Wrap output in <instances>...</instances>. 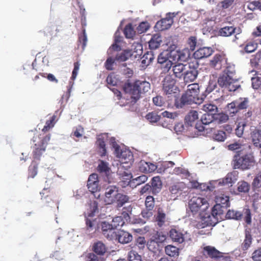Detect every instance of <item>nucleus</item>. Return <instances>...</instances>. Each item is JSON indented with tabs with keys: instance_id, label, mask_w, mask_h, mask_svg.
Returning <instances> with one entry per match:
<instances>
[{
	"instance_id": "ddd939ff",
	"label": "nucleus",
	"mask_w": 261,
	"mask_h": 261,
	"mask_svg": "<svg viewBox=\"0 0 261 261\" xmlns=\"http://www.w3.org/2000/svg\"><path fill=\"white\" fill-rule=\"evenodd\" d=\"M163 83V90L166 95H170L176 93L177 87L175 86V80L169 75L166 76Z\"/></svg>"
},
{
	"instance_id": "2f4dec72",
	"label": "nucleus",
	"mask_w": 261,
	"mask_h": 261,
	"mask_svg": "<svg viewBox=\"0 0 261 261\" xmlns=\"http://www.w3.org/2000/svg\"><path fill=\"white\" fill-rule=\"evenodd\" d=\"M236 33L237 35H239L240 34V29H237L232 26L223 27L219 31L220 35L224 37H228Z\"/></svg>"
},
{
	"instance_id": "13d9d810",
	"label": "nucleus",
	"mask_w": 261,
	"mask_h": 261,
	"mask_svg": "<svg viewBox=\"0 0 261 261\" xmlns=\"http://www.w3.org/2000/svg\"><path fill=\"white\" fill-rule=\"evenodd\" d=\"M168 53V56L169 59H170L171 61H179V51L177 50H166Z\"/></svg>"
},
{
	"instance_id": "cd10ccee",
	"label": "nucleus",
	"mask_w": 261,
	"mask_h": 261,
	"mask_svg": "<svg viewBox=\"0 0 261 261\" xmlns=\"http://www.w3.org/2000/svg\"><path fill=\"white\" fill-rule=\"evenodd\" d=\"M162 43V36L159 34H154L148 42L149 48L151 50L156 49L160 46Z\"/></svg>"
},
{
	"instance_id": "c9c22d12",
	"label": "nucleus",
	"mask_w": 261,
	"mask_h": 261,
	"mask_svg": "<svg viewBox=\"0 0 261 261\" xmlns=\"http://www.w3.org/2000/svg\"><path fill=\"white\" fill-rule=\"evenodd\" d=\"M214 124H220L228 120V116L223 113L217 112L214 115Z\"/></svg>"
},
{
	"instance_id": "4be33fe9",
	"label": "nucleus",
	"mask_w": 261,
	"mask_h": 261,
	"mask_svg": "<svg viewBox=\"0 0 261 261\" xmlns=\"http://www.w3.org/2000/svg\"><path fill=\"white\" fill-rule=\"evenodd\" d=\"M238 174L237 171L228 173L225 178L219 182V184L231 186L238 180Z\"/></svg>"
},
{
	"instance_id": "ea45409f",
	"label": "nucleus",
	"mask_w": 261,
	"mask_h": 261,
	"mask_svg": "<svg viewBox=\"0 0 261 261\" xmlns=\"http://www.w3.org/2000/svg\"><path fill=\"white\" fill-rule=\"evenodd\" d=\"M146 119L150 123H155L161 119L160 113L159 112L153 111L149 112L145 116Z\"/></svg>"
},
{
	"instance_id": "393cba45",
	"label": "nucleus",
	"mask_w": 261,
	"mask_h": 261,
	"mask_svg": "<svg viewBox=\"0 0 261 261\" xmlns=\"http://www.w3.org/2000/svg\"><path fill=\"white\" fill-rule=\"evenodd\" d=\"M203 252L204 255L212 258H217L222 256V253L214 247L206 246L203 248Z\"/></svg>"
},
{
	"instance_id": "680f3d73",
	"label": "nucleus",
	"mask_w": 261,
	"mask_h": 261,
	"mask_svg": "<svg viewBox=\"0 0 261 261\" xmlns=\"http://www.w3.org/2000/svg\"><path fill=\"white\" fill-rule=\"evenodd\" d=\"M146 209L152 210L154 206V198L151 196H148L145 200Z\"/></svg>"
},
{
	"instance_id": "4c0bfd02",
	"label": "nucleus",
	"mask_w": 261,
	"mask_h": 261,
	"mask_svg": "<svg viewBox=\"0 0 261 261\" xmlns=\"http://www.w3.org/2000/svg\"><path fill=\"white\" fill-rule=\"evenodd\" d=\"M201 123L204 125H207L210 124H212L213 125H214V115L208 113L203 114L200 118V123L199 124H201Z\"/></svg>"
},
{
	"instance_id": "473e14b6",
	"label": "nucleus",
	"mask_w": 261,
	"mask_h": 261,
	"mask_svg": "<svg viewBox=\"0 0 261 261\" xmlns=\"http://www.w3.org/2000/svg\"><path fill=\"white\" fill-rule=\"evenodd\" d=\"M155 217L158 226L160 227H163L167 220L165 213L162 208H159L158 209L157 214Z\"/></svg>"
},
{
	"instance_id": "f257e3e1",
	"label": "nucleus",
	"mask_w": 261,
	"mask_h": 261,
	"mask_svg": "<svg viewBox=\"0 0 261 261\" xmlns=\"http://www.w3.org/2000/svg\"><path fill=\"white\" fill-rule=\"evenodd\" d=\"M199 92V86L198 84L194 83L189 85L186 92L179 99H175L174 102L175 107L181 109L186 105L200 102V100H203L204 97L199 98L198 97Z\"/></svg>"
},
{
	"instance_id": "864d4df0",
	"label": "nucleus",
	"mask_w": 261,
	"mask_h": 261,
	"mask_svg": "<svg viewBox=\"0 0 261 261\" xmlns=\"http://www.w3.org/2000/svg\"><path fill=\"white\" fill-rule=\"evenodd\" d=\"M222 74L228 75L231 77H236V70L233 64H228Z\"/></svg>"
},
{
	"instance_id": "5701e85b",
	"label": "nucleus",
	"mask_w": 261,
	"mask_h": 261,
	"mask_svg": "<svg viewBox=\"0 0 261 261\" xmlns=\"http://www.w3.org/2000/svg\"><path fill=\"white\" fill-rule=\"evenodd\" d=\"M226 209V208L223 207L221 204H216L212 208L211 213L218 222L220 220L223 219Z\"/></svg>"
},
{
	"instance_id": "de8ad7c7",
	"label": "nucleus",
	"mask_w": 261,
	"mask_h": 261,
	"mask_svg": "<svg viewBox=\"0 0 261 261\" xmlns=\"http://www.w3.org/2000/svg\"><path fill=\"white\" fill-rule=\"evenodd\" d=\"M191 55V51L190 49L188 48H185L181 51H179V61L181 62H187L190 58Z\"/></svg>"
},
{
	"instance_id": "72a5a7b5",
	"label": "nucleus",
	"mask_w": 261,
	"mask_h": 261,
	"mask_svg": "<svg viewBox=\"0 0 261 261\" xmlns=\"http://www.w3.org/2000/svg\"><path fill=\"white\" fill-rule=\"evenodd\" d=\"M148 177L145 175H142L131 179L129 182L130 187H136L147 181Z\"/></svg>"
},
{
	"instance_id": "6ab92c4d",
	"label": "nucleus",
	"mask_w": 261,
	"mask_h": 261,
	"mask_svg": "<svg viewBox=\"0 0 261 261\" xmlns=\"http://www.w3.org/2000/svg\"><path fill=\"white\" fill-rule=\"evenodd\" d=\"M129 200L130 197L128 196L118 192L113 200L111 204H114L116 208L119 209L126 203L129 202Z\"/></svg>"
},
{
	"instance_id": "4468645a",
	"label": "nucleus",
	"mask_w": 261,
	"mask_h": 261,
	"mask_svg": "<svg viewBox=\"0 0 261 261\" xmlns=\"http://www.w3.org/2000/svg\"><path fill=\"white\" fill-rule=\"evenodd\" d=\"M247 137L256 147L261 148V130L254 126L249 127ZM261 153V151H260Z\"/></svg>"
},
{
	"instance_id": "e2e57ef3",
	"label": "nucleus",
	"mask_w": 261,
	"mask_h": 261,
	"mask_svg": "<svg viewBox=\"0 0 261 261\" xmlns=\"http://www.w3.org/2000/svg\"><path fill=\"white\" fill-rule=\"evenodd\" d=\"M257 45L254 42H249L245 46L244 49L247 53H251L256 50Z\"/></svg>"
},
{
	"instance_id": "603ef678",
	"label": "nucleus",
	"mask_w": 261,
	"mask_h": 261,
	"mask_svg": "<svg viewBox=\"0 0 261 261\" xmlns=\"http://www.w3.org/2000/svg\"><path fill=\"white\" fill-rule=\"evenodd\" d=\"M100 226L104 235H106L107 232H111L114 230L112 224L106 221L102 222L100 224Z\"/></svg>"
},
{
	"instance_id": "412c9836",
	"label": "nucleus",
	"mask_w": 261,
	"mask_h": 261,
	"mask_svg": "<svg viewBox=\"0 0 261 261\" xmlns=\"http://www.w3.org/2000/svg\"><path fill=\"white\" fill-rule=\"evenodd\" d=\"M107 138V135L98 136L97 138L96 144L98 148L99 153L101 157L107 155V149L105 143V140Z\"/></svg>"
},
{
	"instance_id": "7ed1b4c3",
	"label": "nucleus",
	"mask_w": 261,
	"mask_h": 261,
	"mask_svg": "<svg viewBox=\"0 0 261 261\" xmlns=\"http://www.w3.org/2000/svg\"><path fill=\"white\" fill-rule=\"evenodd\" d=\"M209 207L207 200L203 197L195 196L189 201L187 214L188 217H196L200 212L206 211Z\"/></svg>"
},
{
	"instance_id": "c85d7f7f",
	"label": "nucleus",
	"mask_w": 261,
	"mask_h": 261,
	"mask_svg": "<svg viewBox=\"0 0 261 261\" xmlns=\"http://www.w3.org/2000/svg\"><path fill=\"white\" fill-rule=\"evenodd\" d=\"M250 126L246 122L242 121L239 122L235 130L236 135L239 137H242L243 134L247 136Z\"/></svg>"
},
{
	"instance_id": "3c124183",
	"label": "nucleus",
	"mask_w": 261,
	"mask_h": 261,
	"mask_svg": "<svg viewBox=\"0 0 261 261\" xmlns=\"http://www.w3.org/2000/svg\"><path fill=\"white\" fill-rule=\"evenodd\" d=\"M247 8L252 11L256 10L261 11V1H253L249 3Z\"/></svg>"
},
{
	"instance_id": "8fccbe9b",
	"label": "nucleus",
	"mask_w": 261,
	"mask_h": 261,
	"mask_svg": "<svg viewBox=\"0 0 261 261\" xmlns=\"http://www.w3.org/2000/svg\"><path fill=\"white\" fill-rule=\"evenodd\" d=\"M227 134L224 130H219L217 131L214 135V139L219 142H223L227 138Z\"/></svg>"
},
{
	"instance_id": "6e6552de",
	"label": "nucleus",
	"mask_w": 261,
	"mask_h": 261,
	"mask_svg": "<svg viewBox=\"0 0 261 261\" xmlns=\"http://www.w3.org/2000/svg\"><path fill=\"white\" fill-rule=\"evenodd\" d=\"M249 107L248 98L240 97L227 105L228 110L230 114H235L241 110L247 109Z\"/></svg>"
},
{
	"instance_id": "c03bdc74",
	"label": "nucleus",
	"mask_w": 261,
	"mask_h": 261,
	"mask_svg": "<svg viewBox=\"0 0 261 261\" xmlns=\"http://www.w3.org/2000/svg\"><path fill=\"white\" fill-rule=\"evenodd\" d=\"M250 188V185L246 181L242 180L237 184V190L239 192L246 193H248Z\"/></svg>"
},
{
	"instance_id": "79ce46f5",
	"label": "nucleus",
	"mask_w": 261,
	"mask_h": 261,
	"mask_svg": "<svg viewBox=\"0 0 261 261\" xmlns=\"http://www.w3.org/2000/svg\"><path fill=\"white\" fill-rule=\"evenodd\" d=\"M252 238L249 231H246L245 238L242 244V249L244 250H247L250 247L252 243Z\"/></svg>"
},
{
	"instance_id": "20e7f679",
	"label": "nucleus",
	"mask_w": 261,
	"mask_h": 261,
	"mask_svg": "<svg viewBox=\"0 0 261 261\" xmlns=\"http://www.w3.org/2000/svg\"><path fill=\"white\" fill-rule=\"evenodd\" d=\"M232 163L234 168L247 170L253 166L255 160L252 153L243 152L234 155Z\"/></svg>"
},
{
	"instance_id": "f3484780",
	"label": "nucleus",
	"mask_w": 261,
	"mask_h": 261,
	"mask_svg": "<svg viewBox=\"0 0 261 261\" xmlns=\"http://www.w3.org/2000/svg\"><path fill=\"white\" fill-rule=\"evenodd\" d=\"M188 64L177 63L175 64L170 72V74L172 73L174 76L178 79H182Z\"/></svg>"
},
{
	"instance_id": "2eb2a0df",
	"label": "nucleus",
	"mask_w": 261,
	"mask_h": 261,
	"mask_svg": "<svg viewBox=\"0 0 261 261\" xmlns=\"http://www.w3.org/2000/svg\"><path fill=\"white\" fill-rule=\"evenodd\" d=\"M97 169L99 173L106 176L107 179L106 180L108 181L109 183L112 182L113 179L111 177V169L109 163L99 160Z\"/></svg>"
},
{
	"instance_id": "9b49d317",
	"label": "nucleus",
	"mask_w": 261,
	"mask_h": 261,
	"mask_svg": "<svg viewBox=\"0 0 261 261\" xmlns=\"http://www.w3.org/2000/svg\"><path fill=\"white\" fill-rule=\"evenodd\" d=\"M198 118V114L196 111L191 110L185 116V121L186 126H195V128L199 132H202L204 129V126L200 125L198 123H195V121Z\"/></svg>"
},
{
	"instance_id": "7c9ffc66",
	"label": "nucleus",
	"mask_w": 261,
	"mask_h": 261,
	"mask_svg": "<svg viewBox=\"0 0 261 261\" xmlns=\"http://www.w3.org/2000/svg\"><path fill=\"white\" fill-rule=\"evenodd\" d=\"M166 240V237L164 234H161L160 233H157L153 235L149 241L147 243V247L149 250H151V246L152 243H156L157 245H160V244L162 243Z\"/></svg>"
},
{
	"instance_id": "bf43d9fd",
	"label": "nucleus",
	"mask_w": 261,
	"mask_h": 261,
	"mask_svg": "<svg viewBox=\"0 0 261 261\" xmlns=\"http://www.w3.org/2000/svg\"><path fill=\"white\" fill-rule=\"evenodd\" d=\"M221 58L220 55H216L213 59L211 61V65L215 68H220L221 65Z\"/></svg>"
},
{
	"instance_id": "774afa93",
	"label": "nucleus",
	"mask_w": 261,
	"mask_h": 261,
	"mask_svg": "<svg viewBox=\"0 0 261 261\" xmlns=\"http://www.w3.org/2000/svg\"><path fill=\"white\" fill-rule=\"evenodd\" d=\"M252 186L255 188L261 187V171L258 172L254 178Z\"/></svg>"
},
{
	"instance_id": "5fc2aeb1",
	"label": "nucleus",
	"mask_w": 261,
	"mask_h": 261,
	"mask_svg": "<svg viewBox=\"0 0 261 261\" xmlns=\"http://www.w3.org/2000/svg\"><path fill=\"white\" fill-rule=\"evenodd\" d=\"M251 81L253 88L255 89L261 88V74L252 77Z\"/></svg>"
},
{
	"instance_id": "1a4fd4ad",
	"label": "nucleus",
	"mask_w": 261,
	"mask_h": 261,
	"mask_svg": "<svg viewBox=\"0 0 261 261\" xmlns=\"http://www.w3.org/2000/svg\"><path fill=\"white\" fill-rule=\"evenodd\" d=\"M198 67L199 64L197 62L188 63V67L182 78L185 82H192L197 78L198 74Z\"/></svg>"
},
{
	"instance_id": "6e6d98bb",
	"label": "nucleus",
	"mask_w": 261,
	"mask_h": 261,
	"mask_svg": "<svg viewBox=\"0 0 261 261\" xmlns=\"http://www.w3.org/2000/svg\"><path fill=\"white\" fill-rule=\"evenodd\" d=\"M217 202H219L217 204H221V205L223 207H224L225 208H227L228 206H229L230 203L229 200V197L227 196H220L219 197H218L217 199Z\"/></svg>"
},
{
	"instance_id": "39448f33",
	"label": "nucleus",
	"mask_w": 261,
	"mask_h": 261,
	"mask_svg": "<svg viewBox=\"0 0 261 261\" xmlns=\"http://www.w3.org/2000/svg\"><path fill=\"white\" fill-rule=\"evenodd\" d=\"M220 87L229 91H235L240 87V84L236 77H231L228 75H221L217 81Z\"/></svg>"
},
{
	"instance_id": "aec40b11",
	"label": "nucleus",
	"mask_w": 261,
	"mask_h": 261,
	"mask_svg": "<svg viewBox=\"0 0 261 261\" xmlns=\"http://www.w3.org/2000/svg\"><path fill=\"white\" fill-rule=\"evenodd\" d=\"M213 52L212 48L203 47L199 48L193 54V56L195 59H201L210 56Z\"/></svg>"
},
{
	"instance_id": "052dcab7",
	"label": "nucleus",
	"mask_w": 261,
	"mask_h": 261,
	"mask_svg": "<svg viewBox=\"0 0 261 261\" xmlns=\"http://www.w3.org/2000/svg\"><path fill=\"white\" fill-rule=\"evenodd\" d=\"M173 63L172 62L171 60H169L166 62L161 64V68H162L163 72H169L170 74V72L171 71L172 66L174 65Z\"/></svg>"
},
{
	"instance_id": "bb28decb",
	"label": "nucleus",
	"mask_w": 261,
	"mask_h": 261,
	"mask_svg": "<svg viewBox=\"0 0 261 261\" xmlns=\"http://www.w3.org/2000/svg\"><path fill=\"white\" fill-rule=\"evenodd\" d=\"M169 237L172 241L178 243H182L185 240V234L176 229H171L170 230Z\"/></svg>"
},
{
	"instance_id": "37998d69",
	"label": "nucleus",
	"mask_w": 261,
	"mask_h": 261,
	"mask_svg": "<svg viewBox=\"0 0 261 261\" xmlns=\"http://www.w3.org/2000/svg\"><path fill=\"white\" fill-rule=\"evenodd\" d=\"M166 254L171 257H176L179 254V249L173 245H168L165 248Z\"/></svg>"
},
{
	"instance_id": "49530a36",
	"label": "nucleus",
	"mask_w": 261,
	"mask_h": 261,
	"mask_svg": "<svg viewBox=\"0 0 261 261\" xmlns=\"http://www.w3.org/2000/svg\"><path fill=\"white\" fill-rule=\"evenodd\" d=\"M244 146L241 143L238 142H234L229 144L228 146V148L230 150L234 151L236 152V154L241 153L244 150Z\"/></svg>"
},
{
	"instance_id": "e433bc0d",
	"label": "nucleus",
	"mask_w": 261,
	"mask_h": 261,
	"mask_svg": "<svg viewBox=\"0 0 261 261\" xmlns=\"http://www.w3.org/2000/svg\"><path fill=\"white\" fill-rule=\"evenodd\" d=\"M141 59V63L145 66H148L149 65L154 59V56L152 50L150 51H147Z\"/></svg>"
},
{
	"instance_id": "a878e982",
	"label": "nucleus",
	"mask_w": 261,
	"mask_h": 261,
	"mask_svg": "<svg viewBox=\"0 0 261 261\" xmlns=\"http://www.w3.org/2000/svg\"><path fill=\"white\" fill-rule=\"evenodd\" d=\"M151 193L156 195L160 192L162 188V182L159 176H155L151 178L150 182Z\"/></svg>"
},
{
	"instance_id": "338daca9",
	"label": "nucleus",
	"mask_w": 261,
	"mask_h": 261,
	"mask_svg": "<svg viewBox=\"0 0 261 261\" xmlns=\"http://www.w3.org/2000/svg\"><path fill=\"white\" fill-rule=\"evenodd\" d=\"M153 103L158 107H162L164 105L165 102L164 98L160 96L157 95L152 98Z\"/></svg>"
},
{
	"instance_id": "a19ab883",
	"label": "nucleus",
	"mask_w": 261,
	"mask_h": 261,
	"mask_svg": "<svg viewBox=\"0 0 261 261\" xmlns=\"http://www.w3.org/2000/svg\"><path fill=\"white\" fill-rule=\"evenodd\" d=\"M131 50H125L123 51L118 54L115 57V60L119 62H124L128 60L131 57Z\"/></svg>"
},
{
	"instance_id": "f704fd0d",
	"label": "nucleus",
	"mask_w": 261,
	"mask_h": 261,
	"mask_svg": "<svg viewBox=\"0 0 261 261\" xmlns=\"http://www.w3.org/2000/svg\"><path fill=\"white\" fill-rule=\"evenodd\" d=\"M93 251L98 255H103L106 251L105 245L101 241L94 243L92 247Z\"/></svg>"
},
{
	"instance_id": "a211bd4d",
	"label": "nucleus",
	"mask_w": 261,
	"mask_h": 261,
	"mask_svg": "<svg viewBox=\"0 0 261 261\" xmlns=\"http://www.w3.org/2000/svg\"><path fill=\"white\" fill-rule=\"evenodd\" d=\"M116 240L122 244H125L130 242L133 240V236L129 232L120 230L116 232Z\"/></svg>"
},
{
	"instance_id": "58836bf2",
	"label": "nucleus",
	"mask_w": 261,
	"mask_h": 261,
	"mask_svg": "<svg viewBox=\"0 0 261 261\" xmlns=\"http://www.w3.org/2000/svg\"><path fill=\"white\" fill-rule=\"evenodd\" d=\"M133 50H131V57L134 59L139 58L143 53V46L140 43L134 45Z\"/></svg>"
},
{
	"instance_id": "423d86ee",
	"label": "nucleus",
	"mask_w": 261,
	"mask_h": 261,
	"mask_svg": "<svg viewBox=\"0 0 261 261\" xmlns=\"http://www.w3.org/2000/svg\"><path fill=\"white\" fill-rule=\"evenodd\" d=\"M110 144L114 150V153L117 158L124 163H127L133 159V154L130 151L126 149H122L116 143L115 138L110 139Z\"/></svg>"
},
{
	"instance_id": "4d7b16f0",
	"label": "nucleus",
	"mask_w": 261,
	"mask_h": 261,
	"mask_svg": "<svg viewBox=\"0 0 261 261\" xmlns=\"http://www.w3.org/2000/svg\"><path fill=\"white\" fill-rule=\"evenodd\" d=\"M124 34L127 38H132L135 35V31L131 24L126 25L124 30Z\"/></svg>"
},
{
	"instance_id": "69168bd1",
	"label": "nucleus",
	"mask_w": 261,
	"mask_h": 261,
	"mask_svg": "<svg viewBox=\"0 0 261 261\" xmlns=\"http://www.w3.org/2000/svg\"><path fill=\"white\" fill-rule=\"evenodd\" d=\"M128 261H141V256L136 251H130L128 255Z\"/></svg>"
},
{
	"instance_id": "0eeeda50",
	"label": "nucleus",
	"mask_w": 261,
	"mask_h": 261,
	"mask_svg": "<svg viewBox=\"0 0 261 261\" xmlns=\"http://www.w3.org/2000/svg\"><path fill=\"white\" fill-rule=\"evenodd\" d=\"M244 216V220L247 224L251 223V214L249 208H244L242 212L236 210H229L227 211L225 217L228 219H232L236 220H241Z\"/></svg>"
},
{
	"instance_id": "dca6fc26",
	"label": "nucleus",
	"mask_w": 261,
	"mask_h": 261,
	"mask_svg": "<svg viewBox=\"0 0 261 261\" xmlns=\"http://www.w3.org/2000/svg\"><path fill=\"white\" fill-rule=\"evenodd\" d=\"M118 187L114 185H110L106 188L104 201L106 204H111L113 200L118 193Z\"/></svg>"
},
{
	"instance_id": "9d476101",
	"label": "nucleus",
	"mask_w": 261,
	"mask_h": 261,
	"mask_svg": "<svg viewBox=\"0 0 261 261\" xmlns=\"http://www.w3.org/2000/svg\"><path fill=\"white\" fill-rule=\"evenodd\" d=\"M178 14V12H169L167 13L165 18L162 19L156 23L155 28L158 31L168 29L173 23V18Z\"/></svg>"
},
{
	"instance_id": "b1692460",
	"label": "nucleus",
	"mask_w": 261,
	"mask_h": 261,
	"mask_svg": "<svg viewBox=\"0 0 261 261\" xmlns=\"http://www.w3.org/2000/svg\"><path fill=\"white\" fill-rule=\"evenodd\" d=\"M138 167L141 172L144 173L152 172L157 169V166L154 164L143 160L139 162Z\"/></svg>"
},
{
	"instance_id": "0e129e2a",
	"label": "nucleus",
	"mask_w": 261,
	"mask_h": 261,
	"mask_svg": "<svg viewBox=\"0 0 261 261\" xmlns=\"http://www.w3.org/2000/svg\"><path fill=\"white\" fill-rule=\"evenodd\" d=\"M169 59L168 53H167L166 50L161 53L158 56V62L161 65L166 62L167 61L170 60Z\"/></svg>"
},
{
	"instance_id": "c756f323",
	"label": "nucleus",
	"mask_w": 261,
	"mask_h": 261,
	"mask_svg": "<svg viewBox=\"0 0 261 261\" xmlns=\"http://www.w3.org/2000/svg\"><path fill=\"white\" fill-rule=\"evenodd\" d=\"M85 221V233L90 238H92L96 231L95 221L88 218H86Z\"/></svg>"
},
{
	"instance_id": "f8f14e48",
	"label": "nucleus",
	"mask_w": 261,
	"mask_h": 261,
	"mask_svg": "<svg viewBox=\"0 0 261 261\" xmlns=\"http://www.w3.org/2000/svg\"><path fill=\"white\" fill-rule=\"evenodd\" d=\"M196 218H199L200 219V222L202 224V227L208 226H214L218 223L217 219L214 217L212 213L206 212V211L204 212H200Z\"/></svg>"
},
{
	"instance_id": "09e8293b",
	"label": "nucleus",
	"mask_w": 261,
	"mask_h": 261,
	"mask_svg": "<svg viewBox=\"0 0 261 261\" xmlns=\"http://www.w3.org/2000/svg\"><path fill=\"white\" fill-rule=\"evenodd\" d=\"M125 221L122 216H117L113 219L111 224L114 229H115L119 227H122Z\"/></svg>"
},
{
	"instance_id": "a18cd8bd",
	"label": "nucleus",
	"mask_w": 261,
	"mask_h": 261,
	"mask_svg": "<svg viewBox=\"0 0 261 261\" xmlns=\"http://www.w3.org/2000/svg\"><path fill=\"white\" fill-rule=\"evenodd\" d=\"M202 109L205 112V113L211 114L212 115L215 114L218 112L217 107L213 104L207 103L202 106Z\"/></svg>"
},
{
	"instance_id": "f03ea898",
	"label": "nucleus",
	"mask_w": 261,
	"mask_h": 261,
	"mask_svg": "<svg viewBox=\"0 0 261 261\" xmlns=\"http://www.w3.org/2000/svg\"><path fill=\"white\" fill-rule=\"evenodd\" d=\"M150 84L146 81L138 80L134 83L127 82L123 86V91L130 95L132 102L136 103L141 96L150 90Z\"/></svg>"
}]
</instances>
